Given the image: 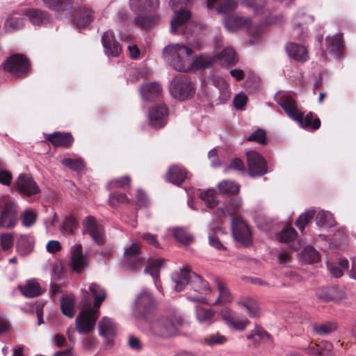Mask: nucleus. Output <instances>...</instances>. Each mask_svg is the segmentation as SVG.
Here are the masks:
<instances>
[{"instance_id":"nucleus-52","label":"nucleus","mask_w":356,"mask_h":356,"mask_svg":"<svg viewBox=\"0 0 356 356\" xmlns=\"http://www.w3.org/2000/svg\"><path fill=\"white\" fill-rule=\"evenodd\" d=\"M201 199L205 202L207 207L213 208L217 205L216 193L209 189L201 194Z\"/></svg>"},{"instance_id":"nucleus-33","label":"nucleus","mask_w":356,"mask_h":356,"mask_svg":"<svg viewBox=\"0 0 356 356\" xmlns=\"http://www.w3.org/2000/svg\"><path fill=\"white\" fill-rule=\"evenodd\" d=\"M76 299L73 295L63 296L60 299V307L62 313L72 318L75 315Z\"/></svg>"},{"instance_id":"nucleus-58","label":"nucleus","mask_w":356,"mask_h":356,"mask_svg":"<svg viewBox=\"0 0 356 356\" xmlns=\"http://www.w3.org/2000/svg\"><path fill=\"white\" fill-rule=\"evenodd\" d=\"M236 6L237 1L236 0H225L216 10L219 13H227L236 9Z\"/></svg>"},{"instance_id":"nucleus-16","label":"nucleus","mask_w":356,"mask_h":356,"mask_svg":"<svg viewBox=\"0 0 356 356\" xmlns=\"http://www.w3.org/2000/svg\"><path fill=\"white\" fill-rule=\"evenodd\" d=\"M314 22V17L307 15L304 11L299 10L294 18V29L293 34L300 40H304L307 36V29L302 27L303 24H310Z\"/></svg>"},{"instance_id":"nucleus-27","label":"nucleus","mask_w":356,"mask_h":356,"mask_svg":"<svg viewBox=\"0 0 356 356\" xmlns=\"http://www.w3.org/2000/svg\"><path fill=\"white\" fill-rule=\"evenodd\" d=\"M99 332L102 337L107 339L108 343H111L110 339L116 333V325L111 318L104 316L99 322Z\"/></svg>"},{"instance_id":"nucleus-6","label":"nucleus","mask_w":356,"mask_h":356,"mask_svg":"<svg viewBox=\"0 0 356 356\" xmlns=\"http://www.w3.org/2000/svg\"><path fill=\"white\" fill-rule=\"evenodd\" d=\"M157 4V0H130L131 9L138 15L134 21L136 26L147 29L156 25V19L154 17L144 15L143 13L152 11Z\"/></svg>"},{"instance_id":"nucleus-32","label":"nucleus","mask_w":356,"mask_h":356,"mask_svg":"<svg viewBox=\"0 0 356 356\" xmlns=\"http://www.w3.org/2000/svg\"><path fill=\"white\" fill-rule=\"evenodd\" d=\"M216 312L200 305L195 306V316L200 323L210 325L213 321Z\"/></svg>"},{"instance_id":"nucleus-39","label":"nucleus","mask_w":356,"mask_h":356,"mask_svg":"<svg viewBox=\"0 0 356 356\" xmlns=\"http://www.w3.org/2000/svg\"><path fill=\"white\" fill-rule=\"evenodd\" d=\"M172 231L175 239L184 245H189L194 241L193 235L185 228L175 227Z\"/></svg>"},{"instance_id":"nucleus-10","label":"nucleus","mask_w":356,"mask_h":356,"mask_svg":"<svg viewBox=\"0 0 356 356\" xmlns=\"http://www.w3.org/2000/svg\"><path fill=\"white\" fill-rule=\"evenodd\" d=\"M146 262L141 257V246L137 243H131L124 253L123 268L126 270L134 271L143 267Z\"/></svg>"},{"instance_id":"nucleus-61","label":"nucleus","mask_w":356,"mask_h":356,"mask_svg":"<svg viewBox=\"0 0 356 356\" xmlns=\"http://www.w3.org/2000/svg\"><path fill=\"white\" fill-rule=\"evenodd\" d=\"M63 274V266L60 264H55L51 268V280L53 281H58L61 279Z\"/></svg>"},{"instance_id":"nucleus-43","label":"nucleus","mask_w":356,"mask_h":356,"mask_svg":"<svg viewBox=\"0 0 356 356\" xmlns=\"http://www.w3.org/2000/svg\"><path fill=\"white\" fill-rule=\"evenodd\" d=\"M61 163L64 166H65L74 171H76V172H80V171L83 170L85 168V163H84L83 160L81 158H79V159L65 158V159H62Z\"/></svg>"},{"instance_id":"nucleus-13","label":"nucleus","mask_w":356,"mask_h":356,"mask_svg":"<svg viewBox=\"0 0 356 356\" xmlns=\"http://www.w3.org/2000/svg\"><path fill=\"white\" fill-rule=\"evenodd\" d=\"M249 174L252 177L262 176L267 172V164L264 158L255 151L247 153Z\"/></svg>"},{"instance_id":"nucleus-19","label":"nucleus","mask_w":356,"mask_h":356,"mask_svg":"<svg viewBox=\"0 0 356 356\" xmlns=\"http://www.w3.org/2000/svg\"><path fill=\"white\" fill-rule=\"evenodd\" d=\"M45 139L55 147L68 148L74 142V138L71 134L60 131L45 134Z\"/></svg>"},{"instance_id":"nucleus-15","label":"nucleus","mask_w":356,"mask_h":356,"mask_svg":"<svg viewBox=\"0 0 356 356\" xmlns=\"http://www.w3.org/2000/svg\"><path fill=\"white\" fill-rule=\"evenodd\" d=\"M85 232L88 233L93 241L98 245H102L105 243L104 230L96 222L94 217L87 216L83 222Z\"/></svg>"},{"instance_id":"nucleus-44","label":"nucleus","mask_w":356,"mask_h":356,"mask_svg":"<svg viewBox=\"0 0 356 356\" xmlns=\"http://www.w3.org/2000/svg\"><path fill=\"white\" fill-rule=\"evenodd\" d=\"M337 329V323L335 321H327L314 326V331L321 335L328 334Z\"/></svg>"},{"instance_id":"nucleus-29","label":"nucleus","mask_w":356,"mask_h":356,"mask_svg":"<svg viewBox=\"0 0 356 356\" xmlns=\"http://www.w3.org/2000/svg\"><path fill=\"white\" fill-rule=\"evenodd\" d=\"M214 61L218 60L221 65L229 67L238 62L236 52L232 47H227L220 53L213 56Z\"/></svg>"},{"instance_id":"nucleus-23","label":"nucleus","mask_w":356,"mask_h":356,"mask_svg":"<svg viewBox=\"0 0 356 356\" xmlns=\"http://www.w3.org/2000/svg\"><path fill=\"white\" fill-rule=\"evenodd\" d=\"M34 26H45L51 23L49 15L39 9H26L23 11Z\"/></svg>"},{"instance_id":"nucleus-37","label":"nucleus","mask_w":356,"mask_h":356,"mask_svg":"<svg viewBox=\"0 0 356 356\" xmlns=\"http://www.w3.org/2000/svg\"><path fill=\"white\" fill-rule=\"evenodd\" d=\"M163 263L164 260L163 259H154L152 261L149 265L145 269V273H149L154 279L155 285L158 289H159L158 283L159 279V270Z\"/></svg>"},{"instance_id":"nucleus-3","label":"nucleus","mask_w":356,"mask_h":356,"mask_svg":"<svg viewBox=\"0 0 356 356\" xmlns=\"http://www.w3.org/2000/svg\"><path fill=\"white\" fill-rule=\"evenodd\" d=\"M175 290L181 291L187 288L188 290H193L198 293L199 295L187 294V298L193 302H200L207 303V299L202 296L211 291L209 284L207 281L195 273L187 268H181L180 271L175 275Z\"/></svg>"},{"instance_id":"nucleus-30","label":"nucleus","mask_w":356,"mask_h":356,"mask_svg":"<svg viewBox=\"0 0 356 356\" xmlns=\"http://www.w3.org/2000/svg\"><path fill=\"white\" fill-rule=\"evenodd\" d=\"M187 178V171L179 165H172L169 168L166 175L167 180L175 185H181Z\"/></svg>"},{"instance_id":"nucleus-20","label":"nucleus","mask_w":356,"mask_h":356,"mask_svg":"<svg viewBox=\"0 0 356 356\" xmlns=\"http://www.w3.org/2000/svg\"><path fill=\"white\" fill-rule=\"evenodd\" d=\"M222 318L225 321L227 326L235 330L243 331L245 329L247 325L249 324V321L246 318L238 319L236 318L233 312L225 307L221 311Z\"/></svg>"},{"instance_id":"nucleus-35","label":"nucleus","mask_w":356,"mask_h":356,"mask_svg":"<svg viewBox=\"0 0 356 356\" xmlns=\"http://www.w3.org/2000/svg\"><path fill=\"white\" fill-rule=\"evenodd\" d=\"M22 293L27 298H35L42 293L40 284L35 280L27 281L25 285L19 286Z\"/></svg>"},{"instance_id":"nucleus-24","label":"nucleus","mask_w":356,"mask_h":356,"mask_svg":"<svg viewBox=\"0 0 356 356\" xmlns=\"http://www.w3.org/2000/svg\"><path fill=\"white\" fill-rule=\"evenodd\" d=\"M102 44H120V42H136L129 33H118V37L111 31H106L102 36Z\"/></svg>"},{"instance_id":"nucleus-57","label":"nucleus","mask_w":356,"mask_h":356,"mask_svg":"<svg viewBox=\"0 0 356 356\" xmlns=\"http://www.w3.org/2000/svg\"><path fill=\"white\" fill-rule=\"evenodd\" d=\"M14 235L12 233H3L0 236V243L3 250L6 251L13 247Z\"/></svg>"},{"instance_id":"nucleus-47","label":"nucleus","mask_w":356,"mask_h":356,"mask_svg":"<svg viewBox=\"0 0 356 356\" xmlns=\"http://www.w3.org/2000/svg\"><path fill=\"white\" fill-rule=\"evenodd\" d=\"M130 200L126 194L122 193L113 192L109 195L108 203L113 207H116L118 204H130Z\"/></svg>"},{"instance_id":"nucleus-53","label":"nucleus","mask_w":356,"mask_h":356,"mask_svg":"<svg viewBox=\"0 0 356 356\" xmlns=\"http://www.w3.org/2000/svg\"><path fill=\"white\" fill-rule=\"evenodd\" d=\"M131 183V178L129 176L113 179L108 184V188L111 190L114 188H124Z\"/></svg>"},{"instance_id":"nucleus-62","label":"nucleus","mask_w":356,"mask_h":356,"mask_svg":"<svg viewBox=\"0 0 356 356\" xmlns=\"http://www.w3.org/2000/svg\"><path fill=\"white\" fill-rule=\"evenodd\" d=\"M209 243L210 245L216 248L217 250H225L224 245L220 241L218 237L216 236V233H213L209 236Z\"/></svg>"},{"instance_id":"nucleus-49","label":"nucleus","mask_w":356,"mask_h":356,"mask_svg":"<svg viewBox=\"0 0 356 356\" xmlns=\"http://www.w3.org/2000/svg\"><path fill=\"white\" fill-rule=\"evenodd\" d=\"M315 214V211L313 209L307 210L304 213L301 214L296 220V225L300 230L303 231L305 226L312 219Z\"/></svg>"},{"instance_id":"nucleus-14","label":"nucleus","mask_w":356,"mask_h":356,"mask_svg":"<svg viewBox=\"0 0 356 356\" xmlns=\"http://www.w3.org/2000/svg\"><path fill=\"white\" fill-rule=\"evenodd\" d=\"M232 234L235 240L245 245H249L252 241L251 231L247 223L240 217L232 220Z\"/></svg>"},{"instance_id":"nucleus-59","label":"nucleus","mask_w":356,"mask_h":356,"mask_svg":"<svg viewBox=\"0 0 356 356\" xmlns=\"http://www.w3.org/2000/svg\"><path fill=\"white\" fill-rule=\"evenodd\" d=\"M248 97L245 94L241 92L236 95L234 99V106L239 110L243 109L247 103Z\"/></svg>"},{"instance_id":"nucleus-11","label":"nucleus","mask_w":356,"mask_h":356,"mask_svg":"<svg viewBox=\"0 0 356 356\" xmlns=\"http://www.w3.org/2000/svg\"><path fill=\"white\" fill-rule=\"evenodd\" d=\"M136 310L144 321L156 313L155 299L149 291L145 289L137 296Z\"/></svg>"},{"instance_id":"nucleus-28","label":"nucleus","mask_w":356,"mask_h":356,"mask_svg":"<svg viewBox=\"0 0 356 356\" xmlns=\"http://www.w3.org/2000/svg\"><path fill=\"white\" fill-rule=\"evenodd\" d=\"M73 17L76 25L81 27L89 25L94 19V15L91 9L83 6L74 11Z\"/></svg>"},{"instance_id":"nucleus-2","label":"nucleus","mask_w":356,"mask_h":356,"mask_svg":"<svg viewBox=\"0 0 356 356\" xmlns=\"http://www.w3.org/2000/svg\"><path fill=\"white\" fill-rule=\"evenodd\" d=\"M277 103L284 109L289 118L297 122L299 125L307 131H316L321 127L320 119L312 112L304 113L298 108L295 95L287 92H280L276 94Z\"/></svg>"},{"instance_id":"nucleus-45","label":"nucleus","mask_w":356,"mask_h":356,"mask_svg":"<svg viewBox=\"0 0 356 356\" xmlns=\"http://www.w3.org/2000/svg\"><path fill=\"white\" fill-rule=\"evenodd\" d=\"M316 222L318 227H332L334 225V218L330 212L320 211L316 216Z\"/></svg>"},{"instance_id":"nucleus-22","label":"nucleus","mask_w":356,"mask_h":356,"mask_svg":"<svg viewBox=\"0 0 356 356\" xmlns=\"http://www.w3.org/2000/svg\"><path fill=\"white\" fill-rule=\"evenodd\" d=\"M167 114L168 108L165 105L154 106L149 113L150 124L156 128L163 127L165 124Z\"/></svg>"},{"instance_id":"nucleus-42","label":"nucleus","mask_w":356,"mask_h":356,"mask_svg":"<svg viewBox=\"0 0 356 356\" xmlns=\"http://www.w3.org/2000/svg\"><path fill=\"white\" fill-rule=\"evenodd\" d=\"M24 26V19L20 17H8L4 24L7 31H15L21 29Z\"/></svg>"},{"instance_id":"nucleus-41","label":"nucleus","mask_w":356,"mask_h":356,"mask_svg":"<svg viewBox=\"0 0 356 356\" xmlns=\"http://www.w3.org/2000/svg\"><path fill=\"white\" fill-rule=\"evenodd\" d=\"M313 352L316 356H334L332 344L329 341H322L312 347Z\"/></svg>"},{"instance_id":"nucleus-54","label":"nucleus","mask_w":356,"mask_h":356,"mask_svg":"<svg viewBox=\"0 0 356 356\" xmlns=\"http://www.w3.org/2000/svg\"><path fill=\"white\" fill-rule=\"evenodd\" d=\"M240 1L244 6L253 8L255 14L261 13L266 3V0H240Z\"/></svg>"},{"instance_id":"nucleus-9","label":"nucleus","mask_w":356,"mask_h":356,"mask_svg":"<svg viewBox=\"0 0 356 356\" xmlns=\"http://www.w3.org/2000/svg\"><path fill=\"white\" fill-rule=\"evenodd\" d=\"M99 316V310L97 308H88L81 311L76 318V329L81 334H87L94 330L97 320Z\"/></svg>"},{"instance_id":"nucleus-50","label":"nucleus","mask_w":356,"mask_h":356,"mask_svg":"<svg viewBox=\"0 0 356 356\" xmlns=\"http://www.w3.org/2000/svg\"><path fill=\"white\" fill-rule=\"evenodd\" d=\"M250 142H255L260 145H266V132L262 129H257L251 133V134L246 139Z\"/></svg>"},{"instance_id":"nucleus-31","label":"nucleus","mask_w":356,"mask_h":356,"mask_svg":"<svg viewBox=\"0 0 356 356\" xmlns=\"http://www.w3.org/2000/svg\"><path fill=\"white\" fill-rule=\"evenodd\" d=\"M140 92L143 99L153 101L161 95L162 89L158 83L154 82L143 85Z\"/></svg>"},{"instance_id":"nucleus-51","label":"nucleus","mask_w":356,"mask_h":356,"mask_svg":"<svg viewBox=\"0 0 356 356\" xmlns=\"http://www.w3.org/2000/svg\"><path fill=\"white\" fill-rule=\"evenodd\" d=\"M239 304L248 309L250 316L256 317L258 316L259 307L256 300L252 298H246L244 300L240 302Z\"/></svg>"},{"instance_id":"nucleus-25","label":"nucleus","mask_w":356,"mask_h":356,"mask_svg":"<svg viewBox=\"0 0 356 356\" xmlns=\"http://www.w3.org/2000/svg\"><path fill=\"white\" fill-rule=\"evenodd\" d=\"M43 3L49 9L69 17V10L72 8V0H42Z\"/></svg>"},{"instance_id":"nucleus-38","label":"nucleus","mask_w":356,"mask_h":356,"mask_svg":"<svg viewBox=\"0 0 356 356\" xmlns=\"http://www.w3.org/2000/svg\"><path fill=\"white\" fill-rule=\"evenodd\" d=\"M220 193L224 195H232L239 192L240 186L234 181L223 180L218 184Z\"/></svg>"},{"instance_id":"nucleus-21","label":"nucleus","mask_w":356,"mask_h":356,"mask_svg":"<svg viewBox=\"0 0 356 356\" xmlns=\"http://www.w3.org/2000/svg\"><path fill=\"white\" fill-rule=\"evenodd\" d=\"M298 233L293 227L283 229L277 234L276 238L281 243L288 244L289 247L294 251H298L301 248V243L296 241Z\"/></svg>"},{"instance_id":"nucleus-63","label":"nucleus","mask_w":356,"mask_h":356,"mask_svg":"<svg viewBox=\"0 0 356 356\" xmlns=\"http://www.w3.org/2000/svg\"><path fill=\"white\" fill-rule=\"evenodd\" d=\"M104 51L108 57H117L121 52V46H104Z\"/></svg>"},{"instance_id":"nucleus-4","label":"nucleus","mask_w":356,"mask_h":356,"mask_svg":"<svg viewBox=\"0 0 356 356\" xmlns=\"http://www.w3.org/2000/svg\"><path fill=\"white\" fill-rule=\"evenodd\" d=\"M277 17H269L257 26L252 27V19L233 15L225 17L223 23L226 29L229 32H236L242 29H248L250 41L252 43L261 42L266 32V26L275 24Z\"/></svg>"},{"instance_id":"nucleus-60","label":"nucleus","mask_w":356,"mask_h":356,"mask_svg":"<svg viewBox=\"0 0 356 356\" xmlns=\"http://www.w3.org/2000/svg\"><path fill=\"white\" fill-rule=\"evenodd\" d=\"M13 175L10 172L5 170H0V184L5 186H10L12 183Z\"/></svg>"},{"instance_id":"nucleus-40","label":"nucleus","mask_w":356,"mask_h":356,"mask_svg":"<svg viewBox=\"0 0 356 356\" xmlns=\"http://www.w3.org/2000/svg\"><path fill=\"white\" fill-rule=\"evenodd\" d=\"M17 250L22 254H29L33 248L31 238L27 235H21L17 241Z\"/></svg>"},{"instance_id":"nucleus-8","label":"nucleus","mask_w":356,"mask_h":356,"mask_svg":"<svg viewBox=\"0 0 356 356\" xmlns=\"http://www.w3.org/2000/svg\"><path fill=\"white\" fill-rule=\"evenodd\" d=\"M2 67L5 72L11 73L16 76L26 75L30 70L29 59L22 54H14L7 58Z\"/></svg>"},{"instance_id":"nucleus-1","label":"nucleus","mask_w":356,"mask_h":356,"mask_svg":"<svg viewBox=\"0 0 356 356\" xmlns=\"http://www.w3.org/2000/svg\"><path fill=\"white\" fill-rule=\"evenodd\" d=\"M193 54L190 46H165L163 56L172 67L179 72L207 68L214 62V56L200 54L193 59Z\"/></svg>"},{"instance_id":"nucleus-5","label":"nucleus","mask_w":356,"mask_h":356,"mask_svg":"<svg viewBox=\"0 0 356 356\" xmlns=\"http://www.w3.org/2000/svg\"><path fill=\"white\" fill-rule=\"evenodd\" d=\"M149 334L160 338H168L178 331V325L181 324V318L161 316L154 314L144 321Z\"/></svg>"},{"instance_id":"nucleus-56","label":"nucleus","mask_w":356,"mask_h":356,"mask_svg":"<svg viewBox=\"0 0 356 356\" xmlns=\"http://www.w3.org/2000/svg\"><path fill=\"white\" fill-rule=\"evenodd\" d=\"M204 343L209 346H214L222 344L225 343L227 339L224 335L217 332L216 334H212L207 336V337L204 338Z\"/></svg>"},{"instance_id":"nucleus-36","label":"nucleus","mask_w":356,"mask_h":356,"mask_svg":"<svg viewBox=\"0 0 356 356\" xmlns=\"http://www.w3.org/2000/svg\"><path fill=\"white\" fill-rule=\"evenodd\" d=\"M89 291L95 298L93 308L99 309L106 298L105 289L97 283H92L89 286Z\"/></svg>"},{"instance_id":"nucleus-48","label":"nucleus","mask_w":356,"mask_h":356,"mask_svg":"<svg viewBox=\"0 0 356 356\" xmlns=\"http://www.w3.org/2000/svg\"><path fill=\"white\" fill-rule=\"evenodd\" d=\"M38 215L32 209H28L24 211L21 215L22 224L26 227H31L36 221Z\"/></svg>"},{"instance_id":"nucleus-7","label":"nucleus","mask_w":356,"mask_h":356,"mask_svg":"<svg viewBox=\"0 0 356 356\" xmlns=\"http://www.w3.org/2000/svg\"><path fill=\"white\" fill-rule=\"evenodd\" d=\"M171 95L180 101L193 97L195 93L194 83L185 75L175 76L170 83Z\"/></svg>"},{"instance_id":"nucleus-34","label":"nucleus","mask_w":356,"mask_h":356,"mask_svg":"<svg viewBox=\"0 0 356 356\" xmlns=\"http://www.w3.org/2000/svg\"><path fill=\"white\" fill-rule=\"evenodd\" d=\"M285 49L288 56L295 60L304 62L309 58L306 46H286Z\"/></svg>"},{"instance_id":"nucleus-55","label":"nucleus","mask_w":356,"mask_h":356,"mask_svg":"<svg viewBox=\"0 0 356 356\" xmlns=\"http://www.w3.org/2000/svg\"><path fill=\"white\" fill-rule=\"evenodd\" d=\"M76 227V220L72 216H68L65 220L62 227V230L65 235H72L74 234Z\"/></svg>"},{"instance_id":"nucleus-26","label":"nucleus","mask_w":356,"mask_h":356,"mask_svg":"<svg viewBox=\"0 0 356 356\" xmlns=\"http://www.w3.org/2000/svg\"><path fill=\"white\" fill-rule=\"evenodd\" d=\"M213 282L217 286L219 295L216 300L213 302L214 305H226L232 302L234 298L229 289H227L225 282L218 277L213 279Z\"/></svg>"},{"instance_id":"nucleus-17","label":"nucleus","mask_w":356,"mask_h":356,"mask_svg":"<svg viewBox=\"0 0 356 356\" xmlns=\"http://www.w3.org/2000/svg\"><path fill=\"white\" fill-rule=\"evenodd\" d=\"M72 259L71 266L76 273L82 272L88 266V260L86 255L82 253V245L75 244L70 249Z\"/></svg>"},{"instance_id":"nucleus-46","label":"nucleus","mask_w":356,"mask_h":356,"mask_svg":"<svg viewBox=\"0 0 356 356\" xmlns=\"http://www.w3.org/2000/svg\"><path fill=\"white\" fill-rule=\"evenodd\" d=\"M301 254L304 261L309 264L317 262L320 259L318 251L311 245L306 246Z\"/></svg>"},{"instance_id":"nucleus-64","label":"nucleus","mask_w":356,"mask_h":356,"mask_svg":"<svg viewBox=\"0 0 356 356\" xmlns=\"http://www.w3.org/2000/svg\"><path fill=\"white\" fill-rule=\"evenodd\" d=\"M142 238L148 244L153 245L155 248H160V244L156 238V236L150 233H145L142 235Z\"/></svg>"},{"instance_id":"nucleus-18","label":"nucleus","mask_w":356,"mask_h":356,"mask_svg":"<svg viewBox=\"0 0 356 356\" xmlns=\"http://www.w3.org/2000/svg\"><path fill=\"white\" fill-rule=\"evenodd\" d=\"M191 13L188 10L181 9L179 12L175 11L172 19L170 21V32L177 35L183 32L186 22L190 19Z\"/></svg>"},{"instance_id":"nucleus-12","label":"nucleus","mask_w":356,"mask_h":356,"mask_svg":"<svg viewBox=\"0 0 356 356\" xmlns=\"http://www.w3.org/2000/svg\"><path fill=\"white\" fill-rule=\"evenodd\" d=\"M17 191L23 195L31 196L38 194L40 189L30 174H20L16 179Z\"/></svg>"}]
</instances>
